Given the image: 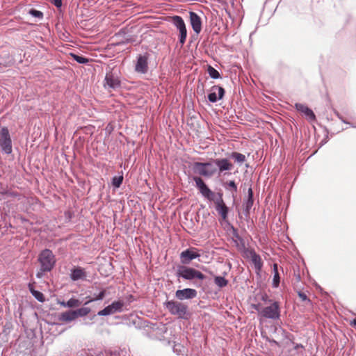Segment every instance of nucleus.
Masks as SVG:
<instances>
[{"label":"nucleus","mask_w":356,"mask_h":356,"mask_svg":"<svg viewBox=\"0 0 356 356\" xmlns=\"http://www.w3.org/2000/svg\"><path fill=\"white\" fill-rule=\"evenodd\" d=\"M208 73L211 78L218 79L220 77L219 72L211 66L208 67Z\"/></svg>","instance_id":"obj_31"},{"label":"nucleus","mask_w":356,"mask_h":356,"mask_svg":"<svg viewBox=\"0 0 356 356\" xmlns=\"http://www.w3.org/2000/svg\"><path fill=\"white\" fill-rule=\"evenodd\" d=\"M216 211L221 216L223 220H226L228 213V208L224 203L223 200L221 199L218 202H216Z\"/></svg>","instance_id":"obj_18"},{"label":"nucleus","mask_w":356,"mask_h":356,"mask_svg":"<svg viewBox=\"0 0 356 356\" xmlns=\"http://www.w3.org/2000/svg\"><path fill=\"white\" fill-rule=\"evenodd\" d=\"M106 296V290H102L100 291L97 295H96L94 298L89 299L87 302H85V305L89 304L91 302L95 301V300H102Z\"/></svg>","instance_id":"obj_27"},{"label":"nucleus","mask_w":356,"mask_h":356,"mask_svg":"<svg viewBox=\"0 0 356 356\" xmlns=\"http://www.w3.org/2000/svg\"><path fill=\"white\" fill-rule=\"evenodd\" d=\"M29 13L33 15V17H38V18H42V16H43V14L42 12L39 11V10H34V9H31L30 11H29Z\"/></svg>","instance_id":"obj_33"},{"label":"nucleus","mask_w":356,"mask_h":356,"mask_svg":"<svg viewBox=\"0 0 356 356\" xmlns=\"http://www.w3.org/2000/svg\"><path fill=\"white\" fill-rule=\"evenodd\" d=\"M280 316V309L277 302H274L271 305L263 308L261 311V318L277 319Z\"/></svg>","instance_id":"obj_6"},{"label":"nucleus","mask_w":356,"mask_h":356,"mask_svg":"<svg viewBox=\"0 0 356 356\" xmlns=\"http://www.w3.org/2000/svg\"><path fill=\"white\" fill-rule=\"evenodd\" d=\"M123 176H115L112 179V184L115 188H119L123 181Z\"/></svg>","instance_id":"obj_29"},{"label":"nucleus","mask_w":356,"mask_h":356,"mask_svg":"<svg viewBox=\"0 0 356 356\" xmlns=\"http://www.w3.org/2000/svg\"><path fill=\"white\" fill-rule=\"evenodd\" d=\"M225 95V90L223 88L219 86H213L211 88V92L209 94L208 99L209 102L214 103L218 99H222Z\"/></svg>","instance_id":"obj_13"},{"label":"nucleus","mask_w":356,"mask_h":356,"mask_svg":"<svg viewBox=\"0 0 356 356\" xmlns=\"http://www.w3.org/2000/svg\"><path fill=\"white\" fill-rule=\"evenodd\" d=\"M90 309L89 307H81L76 310H74L76 313V318L79 316H86L90 312Z\"/></svg>","instance_id":"obj_26"},{"label":"nucleus","mask_w":356,"mask_h":356,"mask_svg":"<svg viewBox=\"0 0 356 356\" xmlns=\"http://www.w3.org/2000/svg\"><path fill=\"white\" fill-rule=\"evenodd\" d=\"M190 23L193 31L199 34L202 31V20L200 17L194 12H190Z\"/></svg>","instance_id":"obj_14"},{"label":"nucleus","mask_w":356,"mask_h":356,"mask_svg":"<svg viewBox=\"0 0 356 356\" xmlns=\"http://www.w3.org/2000/svg\"><path fill=\"white\" fill-rule=\"evenodd\" d=\"M193 180L195 182V186L202 196L209 200H211L213 198V193L204 183L201 177L194 176L193 177Z\"/></svg>","instance_id":"obj_8"},{"label":"nucleus","mask_w":356,"mask_h":356,"mask_svg":"<svg viewBox=\"0 0 356 356\" xmlns=\"http://www.w3.org/2000/svg\"><path fill=\"white\" fill-rule=\"evenodd\" d=\"M234 236L238 240H241V238L239 237L238 234L237 233H234Z\"/></svg>","instance_id":"obj_41"},{"label":"nucleus","mask_w":356,"mask_h":356,"mask_svg":"<svg viewBox=\"0 0 356 356\" xmlns=\"http://www.w3.org/2000/svg\"><path fill=\"white\" fill-rule=\"evenodd\" d=\"M273 273H274V276H273V285L274 287H277L279 286L280 282L277 264H273Z\"/></svg>","instance_id":"obj_23"},{"label":"nucleus","mask_w":356,"mask_h":356,"mask_svg":"<svg viewBox=\"0 0 356 356\" xmlns=\"http://www.w3.org/2000/svg\"><path fill=\"white\" fill-rule=\"evenodd\" d=\"M296 108L303 113L306 118L310 121H314L316 116L312 110L308 108L306 105L302 104H296Z\"/></svg>","instance_id":"obj_17"},{"label":"nucleus","mask_w":356,"mask_h":356,"mask_svg":"<svg viewBox=\"0 0 356 356\" xmlns=\"http://www.w3.org/2000/svg\"><path fill=\"white\" fill-rule=\"evenodd\" d=\"M350 325L352 327H353L356 328V318H354L353 321H350Z\"/></svg>","instance_id":"obj_39"},{"label":"nucleus","mask_w":356,"mask_h":356,"mask_svg":"<svg viewBox=\"0 0 356 356\" xmlns=\"http://www.w3.org/2000/svg\"><path fill=\"white\" fill-rule=\"evenodd\" d=\"M231 157L234 159L235 161L239 163H243L246 159V157L244 154L236 152H232L231 154Z\"/></svg>","instance_id":"obj_24"},{"label":"nucleus","mask_w":356,"mask_h":356,"mask_svg":"<svg viewBox=\"0 0 356 356\" xmlns=\"http://www.w3.org/2000/svg\"><path fill=\"white\" fill-rule=\"evenodd\" d=\"M0 146L5 154L12 153V140L8 129L6 127L1 128L0 131Z\"/></svg>","instance_id":"obj_5"},{"label":"nucleus","mask_w":356,"mask_h":356,"mask_svg":"<svg viewBox=\"0 0 356 356\" xmlns=\"http://www.w3.org/2000/svg\"><path fill=\"white\" fill-rule=\"evenodd\" d=\"M148 58L149 54L145 53L140 54L138 56L137 62L135 66V70L138 73L145 74L148 70Z\"/></svg>","instance_id":"obj_11"},{"label":"nucleus","mask_w":356,"mask_h":356,"mask_svg":"<svg viewBox=\"0 0 356 356\" xmlns=\"http://www.w3.org/2000/svg\"><path fill=\"white\" fill-rule=\"evenodd\" d=\"M298 295L302 301L310 302V300L307 298V295L304 292L298 291Z\"/></svg>","instance_id":"obj_34"},{"label":"nucleus","mask_w":356,"mask_h":356,"mask_svg":"<svg viewBox=\"0 0 356 356\" xmlns=\"http://www.w3.org/2000/svg\"><path fill=\"white\" fill-rule=\"evenodd\" d=\"M200 257V254L195 248H190L180 254L181 262L184 264H188L193 259Z\"/></svg>","instance_id":"obj_10"},{"label":"nucleus","mask_w":356,"mask_h":356,"mask_svg":"<svg viewBox=\"0 0 356 356\" xmlns=\"http://www.w3.org/2000/svg\"><path fill=\"white\" fill-rule=\"evenodd\" d=\"M38 261L40 264V271L36 275L38 278H41L44 272H49L54 268L56 259L52 252L45 249L39 254Z\"/></svg>","instance_id":"obj_1"},{"label":"nucleus","mask_w":356,"mask_h":356,"mask_svg":"<svg viewBox=\"0 0 356 356\" xmlns=\"http://www.w3.org/2000/svg\"><path fill=\"white\" fill-rule=\"evenodd\" d=\"M228 185L229 187L232 188L235 192L237 191V186L234 181H229Z\"/></svg>","instance_id":"obj_37"},{"label":"nucleus","mask_w":356,"mask_h":356,"mask_svg":"<svg viewBox=\"0 0 356 356\" xmlns=\"http://www.w3.org/2000/svg\"><path fill=\"white\" fill-rule=\"evenodd\" d=\"M253 192L251 188L248 189V197L247 201L244 204L245 211L248 213L253 205Z\"/></svg>","instance_id":"obj_22"},{"label":"nucleus","mask_w":356,"mask_h":356,"mask_svg":"<svg viewBox=\"0 0 356 356\" xmlns=\"http://www.w3.org/2000/svg\"><path fill=\"white\" fill-rule=\"evenodd\" d=\"M66 305L67 307H77L81 305V302L79 300L75 298H70L67 302H66Z\"/></svg>","instance_id":"obj_30"},{"label":"nucleus","mask_w":356,"mask_h":356,"mask_svg":"<svg viewBox=\"0 0 356 356\" xmlns=\"http://www.w3.org/2000/svg\"><path fill=\"white\" fill-rule=\"evenodd\" d=\"M51 3L54 4L57 8H60L62 6L61 0H50Z\"/></svg>","instance_id":"obj_36"},{"label":"nucleus","mask_w":356,"mask_h":356,"mask_svg":"<svg viewBox=\"0 0 356 356\" xmlns=\"http://www.w3.org/2000/svg\"><path fill=\"white\" fill-rule=\"evenodd\" d=\"M30 291L32 295L40 302H43L45 300L44 296L42 293L34 290L32 288H30Z\"/></svg>","instance_id":"obj_28"},{"label":"nucleus","mask_w":356,"mask_h":356,"mask_svg":"<svg viewBox=\"0 0 356 356\" xmlns=\"http://www.w3.org/2000/svg\"><path fill=\"white\" fill-rule=\"evenodd\" d=\"M76 318L74 310H70L60 314L59 320L64 322H70Z\"/></svg>","instance_id":"obj_20"},{"label":"nucleus","mask_w":356,"mask_h":356,"mask_svg":"<svg viewBox=\"0 0 356 356\" xmlns=\"http://www.w3.org/2000/svg\"><path fill=\"white\" fill-rule=\"evenodd\" d=\"M214 283L219 287H225L227 285L228 281L223 277L216 276L214 277Z\"/></svg>","instance_id":"obj_25"},{"label":"nucleus","mask_w":356,"mask_h":356,"mask_svg":"<svg viewBox=\"0 0 356 356\" xmlns=\"http://www.w3.org/2000/svg\"><path fill=\"white\" fill-rule=\"evenodd\" d=\"M250 257L256 270L260 271L263 266V261L261 257L254 251H252L250 252Z\"/></svg>","instance_id":"obj_19"},{"label":"nucleus","mask_w":356,"mask_h":356,"mask_svg":"<svg viewBox=\"0 0 356 356\" xmlns=\"http://www.w3.org/2000/svg\"><path fill=\"white\" fill-rule=\"evenodd\" d=\"M173 24L179 31V41L181 44H184L187 36V30L186 24L183 19L180 16H174L172 18Z\"/></svg>","instance_id":"obj_7"},{"label":"nucleus","mask_w":356,"mask_h":356,"mask_svg":"<svg viewBox=\"0 0 356 356\" xmlns=\"http://www.w3.org/2000/svg\"><path fill=\"white\" fill-rule=\"evenodd\" d=\"M197 293L195 289L186 288L181 290H177L175 293V297L179 300L193 299L197 296Z\"/></svg>","instance_id":"obj_12"},{"label":"nucleus","mask_w":356,"mask_h":356,"mask_svg":"<svg viewBox=\"0 0 356 356\" xmlns=\"http://www.w3.org/2000/svg\"><path fill=\"white\" fill-rule=\"evenodd\" d=\"M253 309L258 312L259 316L261 317V311H262L261 307L260 304H252L251 306Z\"/></svg>","instance_id":"obj_35"},{"label":"nucleus","mask_w":356,"mask_h":356,"mask_svg":"<svg viewBox=\"0 0 356 356\" xmlns=\"http://www.w3.org/2000/svg\"><path fill=\"white\" fill-rule=\"evenodd\" d=\"M105 87L111 89H116L120 86V81L118 78L114 77L112 72L107 73L105 76Z\"/></svg>","instance_id":"obj_15"},{"label":"nucleus","mask_w":356,"mask_h":356,"mask_svg":"<svg viewBox=\"0 0 356 356\" xmlns=\"http://www.w3.org/2000/svg\"><path fill=\"white\" fill-rule=\"evenodd\" d=\"M70 55L74 58V59L78 62L79 63H86L88 61V58H86L83 56H80L74 54H70Z\"/></svg>","instance_id":"obj_32"},{"label":"nucleus","mask_w":356,"mask_h":356,"mask_svg":"<svg viewBox=\"0 0 356 356\" xmlns=\"http://www.w3.org/2000/svg\"><path fill=\"white\" fill-rule=\"evenodd\" d=\"M165 306L172 315L177 316L180 318H185L188 312V306L186 305L175 300L165 302Z\"/></svg>","instance_id":"obj_3"},{"label":"nucleus","mask_w":356,"mask_h":356,"mask_svg":"<svg viewBox=\"0 0 356 356\" xmlns=\"http://www.w3.org/2000/svg\"><path fill=\"white\" fill-rule=\"evenodd\" d=\"M177 275L187 280H204L206 278V276L200 270L186 266L181 267L178 270Z\"/></svg>","instance_id":"obj_4"},{"label":"nucleus","mask_w":356,"mask_h":356,"mask_svg":"<svg viewBox=\"0 0 356 356\" xmlns=\"http://www.w3.org/2000/svg\"><path fill=\"white\" fill-rule=\"evenodd\" d=\"M124 303L123 301L118 300L114 301L111 305L106 307L104 309L99 311L97 314L99 316H108L115 314V312H120L122 311V307Z\"/></svg>","instance_id":"obj_9"},{"label":"nucleus","mask_w":356,"mask_h":356,"mask_svg":"<svg viewBox=\"0 0 356 356\" xmlns=\"http://www.w3.org/2000/svg\"><path fill=\"white\" fill-rule=\"evenodd\" d=\"M86 277V273L84 270L80 267L76 268L72 270L71 278L72 280H78L83 279Z\"/></svg>","instance_id":"obj_21"},{"label":"nucleus","mask_w":356,"mask_h":356,"mask_svg":"<svg viewBox=\"0 0 356 356\" xmlns=\"http://www.w3.org/2000/svg\"><path fill=\"white\" fill-rule=\"evenodd\" d=\"M58 304L63 307H67V306L66 305V302H65V301H58Z\"/></svg>","instance_id":"obj_40"},{"label":"nucleus","mask_w":356,"mask_h":356,"mask_svg":"<svg viewBox=\"0 0 356 356\" xmlns=\"http://www.w3.org/2000/svg\"><path fill=\"white\" fill-rule=\"evenodd\" d=\"M213 162L218 167L219 172L231 170L233 168L232 163L227 159H217Z\"/></svg>","instance_id":"obj_16"},{"label":"nucleus","mask_w":356,"mask_h":356,"mask_svg":"<svg viewBox=\"0 0 356 356\" xmlns=\"http://www.w3.org/2000/svg\"><path fill=\"white\" fill-rule=\"evenodd\" d=\"M192 170L195 174L205 177H211L216 172V168L212 163L195 162L192 165Z\"/></svg>","instance_id":"obj_2"},{"label":"nucleus","mask_w":356,"mask_h":356,"mask_svg":"<svg viewBox=\"0 0 356 356\" xmlns=\"http://www.w3.org/2000/svg\"><path fill=\"white\" fill-rule=\"evenodd\" d=\"M268 297L266 294H264L261 297V300H264V301H268V302H271V300H268Z\"/></svg>","instance_id":"obj_38"}]
</instances>
